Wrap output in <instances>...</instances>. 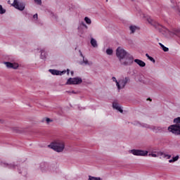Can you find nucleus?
Wrapping results in <instances>:
<instances>
[{
  "label": "nucleus",
  "mask_w": 180,
  "mask_h": 180,
  "mask_svg": "<svg viewBox=\"0 0 180 180\" xmlns=\"http://www.w3.org/2000/svg\"><path fill=\"white\" fill-rule=\"evenodd\" d=\"M173 122L176 124L168 127L167 130L175 136H180V117L174 118Z\"/></svg>",
  "instance_id": "1"
},
{
  "label": "nucleus",
  "mask_w": 180,
  "mask_h": 180,
  "mask_svg": "<svg viewBox=\"0 0 180 180\" xmlns=\"http://www.w3.org/2000/svg\"><path fill=\"white\" fill-rule=\"evenodd\" d=\"M48 147H49V148H52V150H54L56 153H63V151H64V148H65V145L63 141L58 140L51 143Z\"/></svg>",
  "instance_id": "2"
},
{
  "label": "nucleus",
  "mask_w": 180,
  "mask_h": 180,
  "mask_svg": "<svg viewBox=\"0 0 180 180\" xmlns=\"http://www.w3.org/2000/svg\"><path fill=\"white\" fill-rule=\"evenodd\" d=\"M121 65H124L125 67H130L134 63V58L130 53L127 55L124 58L120 60Z\"/></svg>",
  "instance_id": "3"
},
{
  "label": "nucleus",
  "mask_w": 180,
  "mask_h": 180,
  "mask_svg": "<svg viewBox=\"0 0 180 180\" xmlns=\"http://www.w3.org/2000/svg\"><path fill=\"white\" fill-rule=\"evenodd\" d=\"M129 54V53L127 51L120 46L116 49V56L119 59V61H122V60H123V58H124Z\"/></svg>",
  "instance_id": "4"
},
{
  "label": "nucleus",
  "mask_w": 180,
  "mask_h": 180,
  "mask_svg": "<svg viewBox=\"0 0 180 180\" xmlns=\"http://www.w3.org/2000/svg\"><path fill=\"white\" fill-rule=\"evenodd\" d=\"M82 84V79L81 77H70L68 79L65 85H79Z\"/></svg>",
  "instance_id": "5"
},
{
  "label": "nucleus",
  "mask_w": 180,
  "mask_h": 180,
  "mask_svg": "<svg viewBox=\"0 0 180 180\" xmlns=\"http://www.w3.org/2000/svg\"><path fill=\"white\" fill-rule=\"evenodd\" d=\"M133 155L141 156V157H147L148 155V150H143L139 149H132L129 150Z\"/></svg>",
  "instance_id": "6"
},
{
  "label": "nucleus",
  "mask_w": 180,
  "mask_h": 180,
  "mask_svg": "<svg viewBox=\"0 0 180 180\" xmlns=\"http://www.w3.org/2000/svg\"><path fill=\"white\" fill-rule=\"evenodd\" d=\"M148 20V22L150 23V25H152V26H153L155 29H156L157 30H159L160 33L163 30H166V28L164 26L160 25V23L153 22V20Z\"/></svg>",
  "instance_id": "7"
},
{
  "label": "nucleus",
  "mask_w": 180,
  "mask_h": 180,
  "mask_svg": "<svg viewBox=\"0 0 180 180\" xmlns=\"http://www.w3.org/2000/svg\"><path fill=\"white\" fill-rule=\"evenodd\" d=\"M12 6H14V8L15 9H18V11H25V4L19 3L18 0H14Z\"/></svg>",
  "instance_id": "8"
},
{
  "label": "nucleus",
  "mask_w": 180,
  "mask_h": 180,
  "mask_svg": "<svg viewBox=\"0 0 180 180\" xmlns=\"http://www.w3.org/2000/svg\"><path fill=\"white\" fill-rule=\"evenodd\" d=\"M1 165H3L4 168H8L9 169H16L19 165H15V163H6V162H1L0 163Z\"/></svg>",
  "instance_id": "9"
},
{
  "label": "nucleus",
  "mask_w": 180,
  "mask_h": 180,
  "mask_svg": "<svg viewBox=\"0 0 180 180\" xmlns=\"http://www.w3.org/2000/svg\"><path fill=\"white\" fill-rule=\"evenodd\" d=\"M147 128L150 129V130H153L154 133H162V131H164V129H165L161 127H156V126L150 127V125H148Z\"/></svg>",
  "instance_id": "10"
},
{
  "label": "nucleus",
  "mask_w": 180,
  "mask_h": 180,
  "mask_svg": "<svg viewBox=\"0 0 180 180\" xmlns=\"http://www.w3.org/2000/svg\"><path fill=\"white\" fill-rule=\"evenodd\" d=\"M49 72H51L52 75H64V74L67 72L65 70L60 71L56 69H49Z\"/></svg>",
  "instance_id": "11"
},
{
  "label": "nucleus",
  "mask_w": 180,
  "mask_h": 180,
  "mask_svg": "<svg viewBox=\"0 0 180 180\" xmlns=\"http://www.w3.org/2000/svg\"><path fill=\"white\" fill-rule=\"evenodd\" d=\"M4 64L7 68H13V70H18V68H19V64L16 63L4 62Z\"/></svg>",
  "instance_id": "12"
},
{
  "label": "nucleus",
  "mask_w": 180,
  "mask_h": 180,
  "mask_svg": "<svg viewBox=\"0 0 180 180\" xmlns=\"http://www.w3.org/2000/svg\"><path fill=\"white\" fill-rule=\"evenodd\" d=\"M129 81H130V78H129V77H125L124 79L120 80L118 82H119V84L121 85V89H123V88H124V86H126V84Z\"/></svg>",
  "instance_id": "13"
},
{
  "label": "nucleus",
  "mask_w": 180,
  "mask_h": 180,
  "mask_svg": "<svg viewBox=\"0 0 180 180\" xmlns=\"http://www.w3.org/2000/svg\"><path fill=\"white\" fill-rule=\"evenodd\" d=\"M112 108L118 110V112H120V113H123V109H122V107L119 106V103H112Z\"/></svg>",
  "instance_id": "14"
},
{
  "label": "nucleus",
  "mask_w": 180,
  "mask_h": 180,
  "mask_svg": "<svg viewBox=\"0 0 180 180\" xmlns=\"http://www.w3.org/2000/svg\"><path fill=\"white\" fill-rule=\"evenodd\" d=\"M134 63H136V64H138V65H139V67H146V62L140 60V59H135L134 60Z\"/></svg>",
  "instance_id": "15"
},
{
  "label": "nucleus",
  "mask_w": 180,
  "mask_h": 180,
  "mask_svg": "<svg viewBox=\"0 0 180 180\" xmlns=\"http://www.w3.org/2000/svg\"><path fill=\"white\" fill-rule=\"evenodd\" d=\"M77 30H78V33L80 36V37H82V34H84V33H86V30H85L82 26H79L77 27Z\"/></svg>",
  "instance_id": "16"
},
{
  "label": "nucleus",
  "mask_w": 180,
  "mask_h": 180,
  "mask_svg": "<svg viewBox=\"0 0 180 180\" xmlns=\"http://www.w3.org/2000/svg\"><path fill=\"white\" fill-rule=\"evenodd\" d=\"M46 56H47V53H46V51L44 49L41 50L40 58L41 60H46V58H47Z\"/></svg>",
  "instance_id": "17"
},
{
  "label": "nucleus",
  "mask_w": 180,
  "mask_h": 180,
  "mask_svg": "<svg viewBox=\"0 0 180 180\" xmlns=\"http://www.w3.org/2000/svg\"><path fill=\"white\" fill-rule=\"evenodd\" d=\"M112 79L113 82H115V83H116V85H117V89H118L119 91H120V89H122V86H121L120 84H119V82H117V79H116V77H112Z\"/></svg>",
  "instance_id": "18"
},
{
  "label": "nucleus",
  "mask_w": 180,
  "mask_h": 180,
  "mask_svg": "<svg viewBox=\"0 0 180 180\" xmlns=\"http://www.w3.org/2000/svg\"><path fill=\"white\" fill-rule=\"evenodd\" d=\"M90 43L92 46V47H98V43L96 42V39L91 38Z\"/></svg>",
  "instance_id": "19"
},
{
  "label": "nucleus",
  "mask_w": 180,
  "mask_h": 180,
  "mask_svg": "<svg viewBox=\"0 0 180 180\" xmlns=\"http://www.w3.org/2000/svg\"><path fill=\"white\" fill-rule=\"evenodd\" d=\"M159 45L160 46V47L163 50V51H165V53H167V51H169V49L168 47L164 46V44H162V43H159Z\"/></svg>",
  "instance_id": "20"
},
{
  "label": "nucleus",
  "mask_w": 180,
  "mask_h": 180,
  "mask_svg": "<svg viewBox=\"0 0 180 180\" xmlns=\"http://www.w3.org/2000/svg\"><path fill=\"white\" fill-rule=\"evenodd\" d=\"M79 25L86 30V32L88 30V25L85 24V22H82L79 23Z\"/></svg>",
  "instance_id": "21"
},
{
  "label": "nucleus",
  "mask_w": 180,
  "mask_h": 180,
  "mask_svg": "<svg viewBox=\"0 0 180 180\" xmlns=\"http://www.w3.org/2000/svg\"><path fill=\"white\" fill-rule=\"evenodd\" d=\"M136 29H137V27L134 26V25H131L129 27V30H131V33H134V32H136Z\"/></svg>",
  "instance_id": "22"
},
{
  "label": "nucleus",
  "mask_w": 180,
  "mask_h": 180,
  "mask_svg": "<svg viewBox=\"0 0 180 180\" xmlns=\"http://www.w3.org/2000/svg\"><path fill=\"white\" fill-rule=\"evenodd\" d=\"M106 53L108 54V56H112V54H113V49H106Z\"/></svg>",
  "instance_id": "23"
},
{
  "label": "nucleus",
  "mask_w": 180,
  "mask_h": 180,
  "mask_svg": "<svg viewBox=\"0 0 180 180\" xmlns=\"http://www.w3.org/2000/svg\"><path fill=\"white\" fill-rule=\"evenodd\" d=\"M6 10L2 7V5L0 4V15H4V13H6Z\"/></svg>",
  "instance_id": "24"
},
{
  "label": "nucleus",
  "mask_w": 180,
  "mask_h": 180,
  "mask_svg": "<svg viewBox=\"0 0 180 180\" xmlns=\"http://www.w3.org/2000/svg\"><path fill=\"white\" fill-rule=\"evenodd\" d=\"M84 22H86V23H87V25H91V23H92V21L88 17L84 18Z\"/></svg>",
  "instance_id": "25"
},
{
  "label": "nucleus",
  "mask_w": 180,
  "mask_h": 180,
  "mask_svg": "<svg viewBox=\"0 0 180 180\" xmlns=\"http://www.w3.org/2000/svg\"><path fill=\"white\" fill-rule=\"evenodd\" d=\"M89 180H102L101 177H95L92 176H89Z\"/></svg>",
  "instance_id": "26"
},
{
  "label": "nucleus",
  "mask_w": 180,
  "mask_h": 180,
  "mask_svg": "<svg viewBox=\"0 0 180 180\" xmlns=\"http://www.w3.org/2000/svg\"><path fill=\"white\" fill-rule=\"evenodd\" d=\"M174 34H175V36H177L178 37H180V31L178 30H174Z\"/></svg>",
  "instance_id": "27"
},
{
  "label": "nucleus",
  "mask_w": 180,
  "mask_h": 180,
  "mask_svg": "<svg viewBox=\"0 0 180 180\" xmlns=\"http://www.w3.org/2000/svg\"><path fill=\"white\" fill-rule=\"evenodd\" d=\"M83 63L85 65H89V62H88V59L83 58Z\"/></svg>",
  "instance_id": "28"
},
{
  "label": "nucleus",
  "mask_w": 180,
  "mask_h": 180,
  "mask_svg": "<svg viewBox=\"0 0 180 180\" xmlns=\"http://www.w3.org/2000/svg\"><path fill=\"white\" fill-rule=\"evenodd\" d=\"M172 160H174V162H175V161H178V160H179V155H176L175 157H173Z\"/></svg>",
  "instance_id": "29"
},
{
  "label": "nucleus",
  "mask_w": 180,
  "mask_h": 180,
  "mask_svg": "<svg viewBox=\"0 0 180 180\" xmlns=\"http://www.w3.org/2000/svg\"><path fill=\"white\" fill-rule=\"evenodd\" d=\"M148 60H150V61H151L152 63H153V64H155V59H154V58H153V57H150L149 58H148Z\"/></svg>",
  "instance_id": "30"
},
{
  "label": "nucleus",
  "mask_w": 180,
  "mask_h": 180,
  "mask_svg": "<svg viewBox=\"0 0 180 180\" xmlns=\"http://www.w3.org/2000/svg\"><path fill=\"white\" fill-rule=\"evenodd\" d=\"M148 156L149 157H154V158L158 157L157 154H155V153H149Z\"/></svg>",
  "instance_id": "31"
},
{
  "label": "nucleus",
  "mask_w": 180,
  "mask_h": 180,
  "mask_svg": "<svg viewBox=\"0 0 180 180\" xmlns=\"http://www.w3.org/2000/svg\"><path fill=\"white\" fill-rule=\"evenodd\" d=\"M46 122L47 123H50V122H53V120H51V119H50V118H49V117H46Z\"/></svg>",
  "instance_id": "32"
},
{
  "label": "nucleus",
  "mask_w": 180,
  "mask_h": 180,
  "mask_svg": "<svg viewBox=\"0 0 180 180\" xmlns=\"http://www.w3.org/2000/svg\"><path fill=\"white\" fill-rule=\"evenodd\" d=\"M34 2H37V4H38V5H41V0H34Z\"/></svg>",
  "instance_id": "33"
},
{
  "label": "nucleus",
  "mask_w": 180,
  "mask_h": 180,
  "mask_svg": "<svg viewBox=\"0 0 180 180\" xmlns=\"http://www.w3.org/2000/svg\"><path fill=\"white\" fill-rule=\"evenodd\" d=\"M66 92L68 93V94H70V95H71V94H77V92H75V91H66Z\"/></svg>",
  "instance_id": "34"
},
{
  "label": "nucleus",
  "mask_w": 180,
  "mask_h": 180,
  "mask_svg": "<svg viewBox=\"0 0 180 180\" xmlns=\"http://www.w3.org/2000/svg\"><path fill=\"white\" fill-rule=\"evenodd\" d=\"M52 18H55V19H58V16L57 15H55L53 13H51Z\"/></svg>",
  "instance_id": "35"
},
{
  "label": "nucleus",
  "mask_w": 180,
  "mask_h": 180,
  "mask_svg": "<svg viewBox=\"0 0 180 180\" xmlns=\"http://www.w3.org/2000/svg\"><path fill=\"white\" fill-rule=\"evenodd\" d=\"M166 157H167V160H169V158H171V155H165V158H166Z\"/></svg>",
  "instance_id": "36"
},
{
  "label": "nucleus",
  "mask_w": 180,
  "mask_h": 180,
  "mask_svg": "<svg viewBox=\"0 0 180 180\" xmlns=\"http://www.w3.org/2000/svg\"><path fill=\"white\" fill-rule=\"evenodd\" d=\"M81 57H82V58H85V56H84V55L82 54V52H81V50L79 51Z\"/></svg>",
  "instance_id": "37"
},
{
  "label": "nucleus",
  "mask_w": 180,
  "mask_h": 180,
  "mask_svg": "<svg viewBox=\"0 0 180 180\" xmlns=\"http://www.w3.org/2000/svg\"><path fill=\"white\" fill-rule=\"evenodd\" d=\"M33 18H34V19H37V18H38L37 13L34 14L33 15Z\"/></svg>",
  "instance_id": "38"
},
{
  "label": "nucleus",
  "mask_w": 180,
  "mask_h": 180,
  "mask_svg": "<svg viewBox=\"0 0 180 180\" xmlns=\"http://www.w3.org/2000/svg\"><path fill=\"white\" fill-rule=\"evenodd\" d=\"M65 71L67 72V75H70V69H67Z\"/></svg>",
  "instance_id": "39"
},
{
  "label": "nucleus",
  "mask_w": 180,
  "mask_h": 180,
  "mask_svg": "<svg viewBox=\"0 0 180 180\" xmlns=\"http://www.w3.org/2000/svg\"><path fill=\"white\" fill-rule=\"evenodd\" d=\"M146 57H147V58L149 59L151 56H150V55H148V53H146Z\"/></svg>",
  "instance_id": "40"
},
{
  "label": "nucleus",
  "mask_w": 180,
  "mask_h": 180,
  "mask_svg": "<svg viewBox=\"0 0 180 180\" xmlns=\"http://www.w3.org/2000/svg\"><path fill=\"white\" fill-rule=\"evenodd\" d=\"M70 74H71L72 77H74V71L72 70V71L70 72Z\"/></svg>",
  "instance_id": "41"
},
{
  "label": "nucleus",
  "mask_w": 180,
  "mask_h": 180,
  "mask_svg": "<svg viewBox=\"0 0 180 180\" xmlns=\"http://www.w3.org/2000/svg\"><path fill=\"white\" fill-rule=\"evenodd\" d=\"M169 162L171 163V162H175L173 160V159H171V160H169Z\"/></svg>",
  "instance_id": "42"
},
{
  "label": "nucleus",
  "mask_w": 180,
  "mask_h": 180,
  "mask_svg": "<svg viewBox=\"0 0 180 180\" xmlns=\"http://www.w3.org/2000/svg\"><path fill=\"white\" fill-rule=\"evenodd\" d=\"M147 101H150L151 102V101H153V100L151 99V98H148Z\"/></svg>",
  "instance_id": "43"
},
{
  "label": "nucleus",
  "mask_w": 180,
  "mask_h": 180,
  "mask_svg": "<svg viewBox=\"0 0 180 180\" xmlns=\"http://www.w3.org/2000/svg\"><path fill=\"white\" fill-rule=\"evenodd\" d=\"M0 123H4V120H0Z\"/></svg>",
  "instance_id": "44"
},
{
  "label": "nucleus",
  "mask_w": 180,
  "mask_h": 180,
  "mask_svg": "<svg viewBox=\"0 0 180 180\" xmlns=\"http://www.w3.org/2000/svg\"><path fill=\"white\" fill-rule=\"evenodd\" d=\"M131 2H134V1H136V0H131Z\"/></svg>",
  "instance_id": "45"
},
{
  "label": "nucleus",
  "mask_w": 180,
  "mask_h": 180,
  "mask_svg": "<svg viewBox=\"0 0 180 180\" xmlns=\"http://www.w3.org/2000/svg\"><path fill=\"white\" fill-rule=\"evenodd\" d=\"M164 155V153H161V155Z\"/></svg>",
  "instance_id": "46"
},
{
  "label": "nucleus",
  "mask_w": 180,
  "mask_h": 180,
  "mask_svg": "<svg viewBox=\"0 0 180 180\" xmlns=\"http://www.w3.org/2000/svg\"><path fill=\"white\" fill-rule=\"evenodd\" d=\"M106 1L108 2V0H106Z\"/></svg>",
  "instance_id": "47"
}]
</instances>
